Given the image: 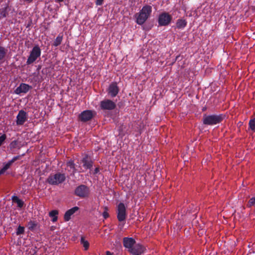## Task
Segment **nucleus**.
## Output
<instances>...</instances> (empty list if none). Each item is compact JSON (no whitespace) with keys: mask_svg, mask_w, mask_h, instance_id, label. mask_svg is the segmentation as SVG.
<instances>
[{"mask_svg":"<svg viewBox=\"0 0 255 255\" xmlns=\"http://www.w3.org/2000/svg\"><path fill=\"white\" fill-rule=\"evenodd\" d=\"M104 0H96V4L97 5H101L103 3Z\"/></svg>","mask_w":255,"mask_h":255,"instance_id":"33","label":"nucleus"},{"mask_svg":"<svg viewBox=\"0 0 255 255\" xmlns=\"http://www.w3.org/2000/svg\"><path fill=\"white\" fill-rule=\"evenodd\" d=\"M136 242L132 238L125 237L123 238V245L128 249V251L135 245Z\"/></svg>","mask_w":255,"mask_h":255,"instance_id":"12","label":"nucleus"},{"mask_svg":"<svg viewBox=\"0 0 255 255\" xmlns=\"http://www.w3.org/2000/svg\"><path fill=\"white\" fill-rule=\"evenodd\" d=\"M82 162L83 166L86 169H91L93 167V162L87 155L83 158Z\"/></svg>","mask_w":255,"mask_h":255,"instance_id":"15","label":"nucleus"},{"mask_svg":"<svg viewBox=\"0 0 255 255\" xmlns=\"http://www.w3.org/2000/svg\"><path fill=\"white\" fill-rule=\"evenodd\" d=\"M255 205V197L251 198L248 202V206L251 207Z\"/></svg>","mask_w":255,"mask_h":255,"instance_id":"28","label":"nucleus"},{"mask_svg":"<svg viewBox=\"0 0 255 255\" xmlns=\"http://www.w3.org/2000/svg\"><path fill=\"white\" fill-rule=\"evenodd\" d=\"M24 2L29 3L33 1V0H22Z\"/></svg>","mask_w":255,"mask_h":255,"instance_id":"37","label":"nucleus"},{"mask_svg":"<svg viewBox=\"0 0 255 255\" xmlns=\"http://www.w3.org/2000/svg\"><path fill=\"white\" fill-rule=\"evenodd\" d=\"M106 255H113L110 251H107Z\"/></svg>","mask_w":255,"mask_h":255,"instance_id":"38","label":"nucleus"},{"mask_svg":"<svg viewBox=\"0 0 255 255\" xmlns=\"http://www.w3.org/2000/svg\"><path fill=\"white\" fill-rule=\"evenodd\" d=\"M172 20V16L167 12L160 14L158 17V22L159 26L168 25Z\"/></svg>","mask_w":255,"mask_h":255,"instance_id":"7","label":"nucleus"},{"mask_svg":"<svg viewBox=\"0 0 255 255\" xmlns=\"http://www.w3.org/2000/svg\"><path fill=\"white\" fill-rule=\"evenodd\" d=\"M152 7L148 5H144L138 13L135 14L136 22L139 25L143 24L150 15Z\"/></svg>","mask_w":255,"mask_h":255,"instance_id":"1","label":"nucleus"},{"mask_svg":"<svg viewBox=\"0 0 255 255\" xmlns=\"http://www.w3.org/2000/svg\"><path fill=\"white\" fill-rule=\"evenodd\" d=\"M12 200L13 202L16 203L17 206L19 208H22L24 205V202L21 200L19 199L17 196H12Z\"/></svg>","mask_w":255,"mask_h":255,"instance_id":"23","label":"nucleus"},{"mask_svg":"<svg viewBox=\"0 0 255 255\" xmlns=\"http://www.w3.org/2000/svg\"><path fill=\"white\" fill-rule=\"evenodd\" d=\"M38 226V224L36 221L30 220L27 223L28 229L31 231H35Z\"/></svg>","mask_w":255,"mask_h":255,"instance_id":"17","label":"nucleus"},{"mask_svg":"<svg viewBox=\"0 0 255 255\" xmlns=\"http://www.w3.org/2000/svg\"><path fill=\"white\" fill-rule=\"evenodd\" d=\"M187 21L185 19L180 18L177 20L176 25V27L178 29H182L185 27L187 25Z\"/></svg>","mask_w":255,"mask_h":255,"instance_id":"19","label":"nucleus"},{"mask_svg":"<svg viewBox=\"0 0 255 255\" xmlns=\"http://www.w3.org/2000/svg\"><path fill=\"white\" fill-rule=\"evenodd\" d=\"M206 110V107H204L203 109H202V111H204Z\"/></svg>","mask_w":255,"mask_h":255,"instance_id":"40","label":"nucleus"},{"mask_svg":"<svg viewBox=\"0 0 255 255\" xmlns=\"http://www.w3.org/2000/svg\"><path fill=\"white\" fill-rule=\"evenodd\" d=\"M58 214V211L56 210H52L49 213V216L50 217L53 218L52 221L55 222L57 221L58 219L57 215Z\"/></svg>","mask_w":255,"mask_h":255,"instance_id":"21","label":"nucleus"},{"mask_svg":"<svg viewBox=\"0 0 255 255\" xmlns=\"http://www.w3.org/2000/svg\"><path fill=\"white\" fill-rule=\"evenodd\" d=\"M116 107V104L110 100H105L101 102L100 107L103 110H112Z\"/></svg>","mask_w":255,"mask_h":255,"instance_id":"9","label":"nucleus"},{"mask_svg":"<svg viewBox=\"0 0 255 255\" xmlns=\"http://www.w3.org/2000/svg\"><path fill=\"white\" fill-rule=\"evenodd\" d=\"M99 171H100L99 168L98 167H97L94 170V174H97Z\"/></svg>","mask_w":255,"mask_h":255,"instance_id":"36","label":"nucleus"},{"mask_svg":"<svg viewBox=\"0 0 255 255\" xmlns=\"http://www.w3.org/2000/svg\"><path fill=\"white\" fill-rule=\"evenodd\" d=\"M95 115L96 112L94 111L85 110L79 115L78 118L81 122L85 123L92 120Z\"/></svg>","mask_w":255,"mask_h":255,"instance_id":"6","label":"nucleus"},{"mask_svg":"<svg viewBox=\"0 0 255 255\" xmlns=\"http://www.w3.org/2000/svg\"><path fill=\"white\" fill-rule=\"evenodd\" d=\"M80 243L83 245V247L84 248V250L85 251H87L88 250V249L89 248L90 244L88 241H86L85 240L84 237L82 236L81 237Z\"/></svg>","mask_w":255,"mask_h":255,"instance_id":"24","label":"nucleus"},{"mask_svg":"<svg viewBox=\"0 0 255 255\" xmlns=\"http://www.w3.org/2000/svg\"><path fill=\"white\" fill-rule=\"evenodd\" d=\"M5 171L6 170L5 169V168L2 167L0 170V175L3 174Z\"/></svg>","mask_w":255,"mask_h":255,"instance_id":"35","label":"nucleus"},{"mask_svg":"<svg viewBox=\"0 0 255 255\" xmlns=\"http://www.w3.org/2000/svg\"><path fill=\"white\" fill-rule=\"evenodd\" d=\"M12 164V163H11L10 160H9L8 162L4 165L3 167L6 170L10 167Z\"/></svg>","mask_w":255,"mask_h":255,"instance_id":"31","label":"nucleus"},{"mask_svg":"<svg viewBox=\"0 0 255 255\" xmlns=\"http://www.w3.org/2000/svg\"><path fill=\"white\" fill-rule=\"evenodd\" d=\"M6 138V136L5 134H3L0 136V146L2 144L3 142L5 140Z\"/></svg>","mask_w":255,"mask_h":255,"instance_id":"30","label":"nucleus"},{"mask_svg":"<svg viewBox=\"0 0 255 255\" xmlns=\"http://www.w3.org/2000/svg\"><path fill=\"white\" fill-rule=\"evenodd\" d=\"M8 5L7 4L0 8V19L6 17L8 15Z\"/></svg>","mask_w":255,"mask_h":255,"instance_id":"18","label":"nucleus"},{"mask_svg":"<svg viewBox=\"0 0 255 255\" xmlns=\"http://www.w3.org/2000/svg\"><path fill=\"white\" fill-rule=\"evenodd\" d=\"M24 232V228L21 226H19L17 229L16 234L17 235L23 234Z\"/></svg>","mask_w":255,"mask_h":255,"instance_id":"27","label":"nucleus"},{"mask_svg":"<svg viewBox=\"0 0 255 255\" xmlns=\"http://www.w3.org/2000/svg\"><path fill=\"white\" fill-rule=\"evenodd\" d=\"M31 88V87L29 86L28 84L21 83L20 85L15 89L14 92L16 94H20L21 93H26L29 89Z\"/></svg>","mask_w":255,"mask_h":255,"instance_id":"13","label":"nucleus"},{"mask_svg":"<svg viewBox=\"0 0 255 255\" xmlns=\"http://www.w3.org/2000/svg\"><path fill=\"white\" fill-rule=\"evenodd\" d=\"M20 157L21 156L20 155H17V156H14L13 157L11 160H10V161H11V163H13L14 162H15V161H16L17 160H18L20 158Z\"/></svg>","mask_w":255,"mask_h":255,"instance_id":"32","label":"nucleus"},{"mask_svg":"<svg viewBox=\"0 0 255 255\" xmlns=\"http://www.w3.org/2000/svg\"><path fill=\"white\" fill-rule=\"evenodd\" d=\"M127 216L126 207L123 203H120L118 206L117 218L120 222L124 221Z\"/></svg>","mask_w":255,"mask_h":255,"instance_id":"8","label":"nucleus"},{"mask_svg":"<svg viewBox=\"0 0 255 255\" xmlns=\"http://www.w3.org/2000/svg\"><path fill=\"white\" fill-rule=\"evenodd\" d=\"M7 50L4 47L0 45V62L2 61L7 54Z\"/></svg>","mask_w":255,"mask_h":255,"instance_id":"20","label":"nucleus"},{"mask_svg":"<svg viewBox=\"0 0 255 255\" xmlns=\"http://www.w3.org/2000/svg\"><path fill=\"white\" fill-rule=\"evenodd\" d=\"M103 216L104 217V219H107V218H108L109 217V214L106 211H105L103 213Z\"/></svg>","mask_w":255,"mask_h":255,"instance_id":"34","label":"nucleus"},{"mask_svg":"<svg viewBox=\"0 0 255 255\" xmlns=\"http://www.w3.org/2000/svg\"><path fill=\"white\" fill-rule=\"evenodd\" d=\"M18 144V142L16 140H14L10 142L9 144V147L12 148H15Z\"/></svg>","mask_w":255,"mask_h":255,"instance_id":"29","label":"nucleus"},{"mask_svg":"<svg viewBox=\"0 0 255 255\" xmlns=\"http://www.w3.org/2000/svg\"><path fill=\"white\" fill-rule=\"evenodd\" d=\"M74 194L81 199L87 198L90 194V189L85 185H80L75 188Z\"/></svg>","mask_w":255,"mask_h":255,"instance_id":"4","label":"nucleus"},{"mask_svg":"<svg viewBox=\"0 0 255 255\" xmlns=\"http://www.w3.org/2000/svg\"><path fill=\"white\" fill-rule=\"evenodd\" d=\"M223 114L203 115V123L205 125L213 126L220 123L225 118Z\"/></svg>","mask_w":255,"mask_h":255,"instance_id":"2","label":"nucleus"},{"mask_svg":"<svg viewBox=\"0 0 255 255\" xmlns=\"http://www.w3.org/2000/svg\"><path fill=\"white\" fill-rule=\"evenodd\" d=\"M62 39H63V35L61 34H59L57 36L56 39H55V40L53 43V46H54L55 47H57V46H59V45H60L62 42Z\"/></svg>","mask_w":255,"mask_h":255,"instance_id":"22","label":"nucleus"},{"mask_svg":"<svg viewBox=\"0 0 255 255\" xmlns=\"http://www.w3.org/2000/svg\"><path fill=\"white\" fill-rule=\"evenodd\" d=\"M144 247L139 244H135L128 251L132 255H140L144 252Z\"/></svg>","mask_w":255,"mask_h":255,"instance_id":"10","label":"nucleus"},{"mask_svg":"<svg viewBox=\"0 0 255 255\" xmlns=\"http://www.w3.org/2000/svg\"><path fill=\"white\" fill-rule=\"evenodd\" d=\"M41 49L38 45L34 46L30 52L29 56H28L26 64L30 65L33 63L40 56Z\"/></svg>","mask_w":255,"mask_h":255,"instance_id":"5","label":"nucleus"},{"mask_svg":"<svg viewBox=\"0 0 255 255\" xmlns=\"http://www.w3.org/2000/svg\"><path fill=\"white\" fill-rule=\"evenodd\" d=\"M27 120V114L23 110H20L16 117V125L21 126Z\"/></svg>","mask_w":255,"mask_h":255,"instance_id":"11","label":"nucleus"},{"mask_svg":"<svg viewBox=\"0 0 255 255\" xmlns=\"http://www.w3.org/2000/svg\"><path fill=\"white\" fill-rule=\"evenodd\" d=\"M66 180V175L64 173L57 172L55 174H51L48 177L46 182L52 185H58L62 183Z\"/></svg>","mask_w":255,"mask_h":255,"instance_id":"3","label":"nucleus"},{"mask_svg":"<svg viewBox=\"0 0 255 255\" xmlns=\"http://www.w3.org/2000/svg\"><path fill=\"white\" fill-rule=\"evenodd\" d=\"M250 128L252 131H255V118L251 119L249 123Z\"/></svg>","mask_w":255,"mask_h":255,"instance_id":"26","label":"nucleus"},{"mask_svg":"<svg viewBox=\"0 0 255 255\" xmlns=\"http://www.w3.org/2000/svg\"><path fill=\"white\" fill-rule=\"evenodd\" d=\"M119 92V88L118 86L117 83H112L108 88V93L111 96H117Z\"/></svg>","mask_w":255,"mask_h":255,"instance_id":"14","label":"nucleus"},{"mask_svg":"<svg viewBox=\"0 0 255 255\" xmlns=\"http://www.w3.org/2000/svg\"><path fill=\"white\" fill-rule=\"evenodd\" d=\"M79 210L78 207L75 206L69 210H68L65 213L64 219L65 221H69L72 215H73L76 212Z\"/></svg>","mask_w":255,"mask_h":255,"instance_id":"16","label":"nucleus"},{"mask_svg":"<svg viewBox=\"0 0 255 255\" xmlns=\"http://www.w3.org/2000/svg\"><path fill=\"white\" fill-rule=\"evenodd\" d=\"M66 165L68 167H69L70 169L73 170V173L74 174L76 172V169L75 168V164L74 162V161L70 160L67 162Z\"/></svg>","mask_w":255,"mask_h":255,"instance_id":"25","label":"nucleus"},{"mask_svg":"<svg viewBox=\"0 0 255 255\" xmlns=\"http://www.w3.org/2000/svg\"><path fill=\"white\" fill-rule=\"evenodd\" d=\"M58 2H62L64 0H56Z\"/></svg>","mask_w":255,"mask_h":255,"instance_id":"39","label":"nucleus"}]
</instances>
